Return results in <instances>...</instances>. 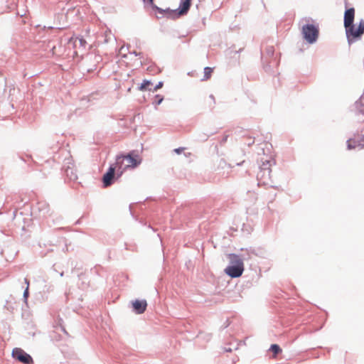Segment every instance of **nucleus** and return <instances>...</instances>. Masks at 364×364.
<instances>
[{
	"mask_svg": "<svg viewBox=\"0 0 364 364\" xmlns=\"http://www.w3.org/2000/svg\"><path fill=\"white\" fill-rule=\"evenodd\" d=\"M141 163V156L135 151L129 152L127 155H119L116 157L114 164L117 166L119 175L127 168H135Z\"/></svg>",
	"mask_w": 364,
	"mask_h": 364,
	"instance_id": "obj_1",
	"label": "nucleus"
},
{
	"mask_svg": "<svg viewBox=\"0 0 364 364\" xmlns=\"http://www.w3.org/2000/svg\"><path fill=\"white\" fill-rule=\"evenodd\" d=\"M145 4L151 6L153 9L157 10L161 14H165L168 17L178 18L184 15L188 11L191 6V0H182L178 10H162L154 4V0H142Z\"/></svg>",
	"mask_w": 364,
	"mask_h": 364,
	"instance_id": "obj_2",
	"label": "nucleus"
},
{
	"mask_svg": "<svg viewBox=\"0 0 364 364\" xmlns=\"http://www.w3.org/2000/svg\"><path fill=\"white\" fill-rule=\"evenodd\" d=\"M346 35L349 44L360 40L364 33V20L361 19L358 26L352 25L346 28Z\"/></svg>",
	"mask_w": 364,
	"mask_h": 364,
	"instance_id": "obj_3",
	"label": "nucleus"
},
{
	"mask_svg": "<svg viewBox=\"0 0 364 364\" xmlns=\"http://www.w3.org/2000/svg\"><path fill=\"white\" fill-rule=\"evenodd\" d=\"M302 33L308 43H313L318 36V27L314 24L305 25L302 28Z\"/></svg>",
	"mask_w": 364,
	"mask_h": 364,
	"instance_id": "obj_4",
	"label": "nucleus"
},
{
	"mask_svg": "<svg viewBox=\"0 0 364 364\" xmlns=\"http://www.w3.org/2000/svg\"><path fill=\"white\" fill-rule=\"evenodd\" d=\"M13 357L24 364H33V360L30 355L21 348H16L12 352Z\"/></svg>",
	"mask_w": 364,
	"mask_h": 364,
	"instance_id": "obj_5",
	"label": "nucleus"
},
{
	"mask_svg": "<svg viewBox=\"0 0 364 364\" xmlns=\"http://www.w3.org/2000/svg\"><path fill=\"white\" fill-rule=\"evenodd\" d=\"M244 271V265L233 266L230 265L225 269V272L232 278L240 277Z\"/></svg>",
	"mask_w": 364,
	"mask_h": 364,
	"instance_id": "obj_6",
	"label": "nucleus"
},
{
	"mask_svg": "<svg viewBox=\"0 0 364 364\" xmlns=\"http://www.w3.org/2000/svg\"><path fill=\"white\" fill-rule=\"evenodd\" d=\"M115 170L117 171V166L114 164L109 166L107 172L103 176L102 181L105 187H108L112 183Z\"/></svg>",
	"mask_w": 364,
	"mask_h": 364,
	"instance_id": "obj_7",
	"label": "nucleus"
},
{
	"mask_svg": "<svg viewBox=\"0 0 364 364\" xmlns=\"http://www.w3.org/2000/svg\"><path fill=\"white\" fill-rule=\"evenodd\" d=\"M355 18V9L354 8H350L346 10L344 14V21L343 24L344 27L348 28L350 26L353 25V21Z\"/></svg>",
	"mask_w": 364,
	"mask_h": 364,
	"instance_id": "obj_8",
	"label": "nucleus"
},
{
	"mask_svg": "<svg viewBox=\"0 0 364 364\" xmlns=\"http://www.w3.org/2000/svg\"><path fill=\"white\" fill-rule=\"evenodd\" d=\"M132 307L134 311L136 314H143L147 307V302L146 300H139L136 299L132 302Z\"/></svg>",
	"mask_w": 364,
	"mask_h": 364,
	"instance_id": "obj_9",
	"label": "nucleus"
},
{
	"mask_svg": "<svg viewBox=\"0 0 364 364\" xmlns=\"http://www.w3.org/2000/svg\"><path fill=\"white\" fill-rule=\"evenodd\" d=\"M231 265L240 266L244 265L242 259L235 254H230L228 256Z\"/></svg>",
	"mask_w": 364,
	"mask_h": 364,
	"instance_id": "obj_10",
	"label": "nucleus"
},
{
	"mask_svg": "<svg viewBox=\"0 0 364 364\" xmlns=\"http://www.w3.org/2000/svg\"><path fill=\"white\" fill-rule=\"evenodd\" d=\"M355 107L360 113L364 114V94L355 102Z\"/></svg>",
	"mask_w": 364,
	"mask_h": 364,
	"instance_id": "obj_11",
	"label": "nucleus"
},
{
	"mask_svg": "<svg viewBox=\"0 0 364 364\" xmlns=\"http://www.w3.org/2000/svg\"><path fill=\"white\" fill-rule=\"evenodd\" d=\"M213 73V68L205 67L204 68V75H203V77L202 78V80L203 81L208 80L211 77Z\"/></svg>",
	"mask_w": 364,
	"mask_h": 364,
	"instance_id": "obj_12",
	"label": "nucleus"
},
{
	"mask_svg": "<svg viewBox=\"0 0 364 364\" xmlns=\"http://www.w3.org/2000/svg\"><path fill=\"white\" fill-rule=\"evenodd\" d=\"M152 83L149 80H144L143 82L141 83V86L139 87V90L141 91H145V90H151L149 88V86L151 85Z\"/></svg>",
	"mask_w": 364,
	"mask_h": 364,
	"instance_id": "obj_13",
	"label": "nucleus"
},
{
	"mask_svg": "<svg viewBox=\"0 0 364 364\" xmlns=\"http://www.w3.org/2000/svg\"><path fill=\"white\" fill-rule=\"evenodd\" d=\"M271 350L274 353V355H277L282 351L280 347L277 344H272L271 346Z\"/></svg>",
	"mask_w": 364,
	"mask_h": 364,
	"instance_id": "obj_14",
	"label": "nucleus"
},
{
	"mask_svg": "<svg viewBox=\"0 0 364 364\" xmlns=\"http://www.w3.org/2000/svg\"><path fill=\"white\" fill-rule=\"evenodd\" d=\"M74 43L76 45L77 43H79L80 46L84 47L86 44L85 40H84L82 38H76L75 39Z\"/></svg>",
	"mask_w": 364,
	"mask_h": 364,
	"instance_id": "obj_15",
	"label": "nucleus"
},
{
	"mask_svg": "<svg viewBox=\"0 0 364 364\" xmlns=\"http://www.w3.org/2000/svg\"><path fill=\"white\" fill-rule=\"evenodd\" d=\"M355 144V141L350 139L348 141V149H355V145L353 144Z\"/></svg>",
	"mask_w": 364,
	"mask_h": 364,
	"instance_id": "obj_16",
	"label": "nucleus"
},
{
	"mask_svg": "<svg viewBox=\"0 0 364 364\" xmlns=\"http://www.w3.org/2000/svg\"><path fill=\"white\" fill-rule=\"evenodd\" d=\"M162 87H163V82H159L158 83V85H156V87H154L153 91H156L157 90L161 88Z\"/></svg>",
	"mask_w": 364,
	"mask_h": 364,
	"instance_id": "obj_17",
	"label": "nucleus"
},
{
	"mask_svg": "<svg viewBox=\"0 0 364 364\" xmlns=\"http://www.w3.org/2000/svg\"><path fill=\"white\" fill-rule=\"evenodd\" d=\"M184 149H185V148L181 147V148L175 149H174V151H175L176 154H179L182 153V151H183Z\"/></svg>",
	"mask_w": 364,
	"mask_h": 364,
	"instance_id": "obj_18",
	"label": "nucleus"
},
{
	"mask_svg": "<svg viewBox=\"0 0 364 364\" xmlns=\"http://www.w3.org/2000/svg\"><path fill=\"white\" fill-rule=\"evenodd\" d=\"M156 98L158 99L157 100V105H159L162 102V100H163V97H161L159 95H156Z\"/></svg>",
	"mask_w": 364,
	"mask_h": 364,
	"instance_id": "obj_19",
	"label": "nucleus"
},
{
	"mask_svg": "<svg viewBox=\"0 0 364 364\" xmlns=\"http://www.w3.org/2000/svg\"><path fill=\"white\" fill-rule=\"evenodd\" d=\"M28 287H26V289L23 293V296L26 299L28 297Z\"/></svg>",
	"mask_w": 364,
	"mask_h": 364,
	"instance_id": "obj_20",
	"label": "nucleus"
},
{
	"mask_svg": "<svg viewBox=\"0 0 364 364\" xmlns=\"http://www.w3.org/2000/svg\"><path fill=\"white\" fill-rule=\"evenodd\" d=\"M262 172H263L264 173L265 172H267L268 175H269V173H270V170H269V169H265V170H264V171H260V173H258V176H259V174H260L261 173H262Z\"/></svg>",
	"mask_w": 364,
	"mask_h": 364,
	"instance_id": "obj_21",
	"label": "nucleus"
},
{
	"mask_svg": "<svg viewBox=\"0 0 364 364\" xmlns=\"http://www.w3.org/2000/svg\"><path fill=\"white\" fill-rule=\"evenodd\" d=\"M25 282L27 284V287H29V282H28V280L27 279H25Z\"/></svg>",
	"mask_w": 364,
	"mask_h": 364,
	"instance_id": "obj_22",
	"label": "nucleus"
},
{
	"mask_svg": "<svg viewBox=\"0 0 364 364\" xmlns=\"http://www.w3.org/2000/svg\"><path fill=\"white\" fill-rule=\"evenodd\" d=\"M61 328H62V330L63 331V332H64V333H65L66 334H68V332L65 331V329L63 327H62Z\"/></svg>",
	"mask_w": 364,
	"mask_h": 364,
	"instance_id": "obj_23",
	"label": "nucleus"
}]
</instances>
